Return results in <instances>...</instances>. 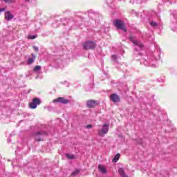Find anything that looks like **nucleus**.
<instances>
[{
	"instance_id": "nucleus-17",
	"label": "nucleus",
	"mask_w": 177,
	"mask_h": 177,
	"mask_svg": "<svg viewBox=\"0 0 177 177\" xmlns=\"http://www.w3.org/2000/svg\"><path fill=\"white\" fill-rule=\"evenodd\" d=\"M6 3H13L15 2V0H3Z\"/></svg>"
},
{
	"instance_id": "nucleus-22",
	"label": "nucleus",
	"mask_w": 177,
	"mask_h": 177,
	"mask_svg": "<svg viewBox=\"0 0 177 177\" xmlns=\"http://www.w3.org/2000/svg\"><path fill=\"white\" fill-rule=\"evenodd\" d=\"M33 49H34L35 52H38V50H39L38 47H37V46H33Z\"/></svg>"
},
{
	"instance_id": "nucleus-10",
	"label": "nucleus",
	"mask_w": 177,
	"mask_h": 177,
	"mask_svg": "<svg viewBox=\"0 0 177 177\" xmlns=\"http://www.w3.org/2000/svg\"><path fill=\"white\" fill-rule=\"evenodd\" d=\"M5 19L8 21L12 20V19H13V15H12L10 11H7L5 12Z\"/></svg>"
},
{
	"instance_id": "nucleus-4",
	"label": "nucleus",
	"mask_w": 177,
	"mask_h": 177,
	"mask_svg": "<svg viewBox=\"0 0 177 177\" xmlns=\"http://www.w3.org/2000/svg\"><path fill=\"white\" fill-rule=\"evenodd\" d=\"M41 104V100L39 98H34L32 101L29 104L30 109H37V106Z\"/></svg>"
},
{
	"instance_id": "nucleus-11",
	"label": "nucleus",
	"mask_w": 177,
	"mask_h": 177,
	"mask_svg": "<svg viewBox=\"0 0 177 177\" xmlns=\"http://www.w3.org/2000/svg\"><path fill=\"white\" fill-rule=\"evenodd\" d=\"M87 106L88 107H95V106H96V102H95L94 100H88L87 101Z\"/></svg>"
},
{
	"instance_id": "nucleus-21",
	"label": "nucleus",
	"mask_w": 177,
	"mask_h": 177,
	"mask_svg": "<svg viewBox=\"0 0 177 177\" xmlns=\"http://www.w3.org/2000/svg\"><path fill=\"white\" fill-rule=\"evenodd\" d=\"M35 38H37V36L35 35H30L28 37L29 39H35Z\"/></svg>"
},
{
	"instance_id": "nucleus-13",
	"label": "nucleus",
	"mask_w": 177,
	"mask_h": 177,
	"mask_svg": "<svg viewBox=\"0 0 177 177\" xmlns=\"http://www.w3.org/2000/svg\"><path fill=\"white\" fill-rule=\"evenodd\" d=\"M118 172L122 177H129L127 174H125V171L122 168H120Z\"/></svg>"
},
{
	"instance_id": "nucleus-24",
	"label": "nucleus",
	"mask_w": 177,
	"mask_h": 177,
	"mask_svg": "<svg viewBox=\"0 0 177 177\" xmlns=\"http://www.w3.org/2000/svg\"><path fill=\"white\" fill-rule=\"evenodd\" d=\"M5 12V8H0V12Z\"/></svg>"
},
{
	"instance_id": "nucleus-16",
	"label": "nucleus",
	"mask_w": 177,
	"mask_h": 177,
	"mask_svg": "<svg viewBox=\"0 0 177 177\" xmlns=\"http://www.w3.org/2000/svg\"><path fill=\"white\" fill-rule=\"evenodd\" d=\"M78 174H80V171L79 170H75L72 174V176H75L77 175H78Z\"/></svg>"
},
{
	"instance_id": "nucleus-23",
	"label": "nucleus",
	"mask_w": 177,
	"mask_h": 177,
	"mask_svg": "<svg viewBox=\"0 0 177 177\" xmlns=\"http://www.w3.org/2000/svg\"><path fill=\"white\" fill-rule=\"evenodd\" d=\"M86 128H87L88 129H89L90 128H92V124H87L86 126Z\"/></svg>"
},
{
	"instance_id": "nucleus-2",
	"label": "nucleus",
	"mask_w": 177,
	"mask_h": 177,
	"mask_svg": "<svg viewBox=\"0 0 177 177\" xmlns=\"http://www.w3.org/2000/svg\"><path fill=\"white\" fill-rule=\"evenodd\" d=\"M115 27L118 28L119 30H122V31H124V32H127V28H125V25L124 24V21L115 19L113 21Z\"/></svg>"
},
{
	"instance_id": "nucleus-8",
	"label": "nucleus",
	"mask_w": 177,
	"mask_h": 177,
	"mask_svg": "<svg viewBox=\"0 0 177 177\" xmlns=\"http://www.w3.org/2000/svg\"><path fill=\"white\" fill-rule=\"evenodd\" d=\"M42 135H46V132H38L35 136V140L41 142V140H42Z\"/></svg>"
},
{
	"instance_id": "nucleus-18",
	"label": "nucleus",
	"mask_w": 177,
	"mask_h": 177,
	"mask_svg": "<svg viewBox=\"0 0 177 177\" xmlns=\"http://www.w3.org/2000/svg\"><path fill=\"white\" fill-rule=\"evenodd\" d=\"M41 70V66H36L34 68V71H39Z\"/></svg>"
},
{
	"instance_id": "nucleus-6",
	"label": "nucleus",
	"mask_w": 177,
	"mask_h": 177,
	"mask_svg": "<svg viewBox=\"0 0 177 177\" xmlns=\"http://www.w3.org/2000/svg\"><path fill=\"white\" fill-rule=\"evenodd\" d=\"M53 103H62L63 104H67L68 103V100L64 97H58L57 99L53 100Z\"/></svg>"
},
{
	"instance_id": "nucleus-5",
	"label": "nucleus",
	"mask_w": 177,
	"mask_h": 177,
	"mask_svg": "<svg viewBox=\"0 0 177 177\" xmlns=\"http://www.w3.org/2000/svg\"><path fill=\"white\" fill-rule=\"evenodd\" d=\"M129 39L130 41L132 42V44H133L134 45H136V46H138V48H140V49H142V48H143V44H142V43H140V41L136 40L133 36L130 35L129 36Z\"/></svg>"
},
{
	"instance_id": "nucleus-12",
	"label": "nucleus",
	"mask_w": 177,
	"mask_h": 177,
	"mask_svg": "<svg viewBox=\"0 0 177 177\" xmlns=\"http://www.w3.org/2000/svg\"><path fill=\"white\" fill-rule=\"evenodd\" d=\"M35 58H36L35 55H34V54H32V57L28 58V62H27L28 64H32V62H35Z\"/></svg>"
},
{
	"instance_id": "nucleus-15",
	"label": "nucleus",
	"mask_w": 177,
	"mask_h": 177,
	"mask_svg": "<svg viewBox=\"0 0 177 177\" xmlns=\"http://www.w3.org/2000/svg\"><path fill=\"white\" fill-rule=\"evenodd\" d=\"M66 157L69 160H73V158H75V156H74V155H71V154H69V153H66Z\"/></svg>"
},
{
	"instance_id": "nucleus-1",
	"label": "nucleus",
	"mask_w": 177,
	"mask_h": 177,
	"mask_svg": "<svg viewBox=\"0 0 177 177\" xmlns=\"http://www.w3.org/2000/svg\"><path fill=\"white\" fill-rule=\"evenodd\" d=\"M109 127L110 124L107 123L101 125V127L97 130L98 136H101V138H104V136L109 133Z\"/></svg>"
},
{
	"instance_id": "nucleus-3",
	"label": "nucleus",
	"mask_w": 177,
	"mask_h": 177,
	"mask_svg": "<svg viewBox=\"0 0 177 177\" xmlns=\"http://www.w3.org/2000/svg\"><path fill=\"white\" fill-rule=\"evenodd\" d=\"M96 43L93 41H86L83 44V49L88 50L89 49H95Z\"/></svg>"
},
{
	"instance_id": "nucleus-7",
	"label": "nucleus",
	"mask_w": 177,
	"mask_h": 177,
	"mask_svg": "<svg viewBox=\"0 0 177 177\" xmlns=\"http://www.w3.org/2000/svg\"><path fill=\"white\" fill-rule=\"evenodd\" d=\"M110 97L111 100L113 102V103H118V102H120V97L117 94H112Z\"/></svg>"
},
{
	"instance_id": "nucleus-9",
	"label": "nucleus",
	"mask_w": 177,
	"mask_h": 177,
	"mask_svg": "<svg viewBox=\"0 0 177 177\" xmlns=\"http://www.w3.org/2000/svg\"><path fill=\"white\" fill-rule=\"evenodd\" d=\"M98 169L100 174H102L103 175H106V174H107V169H106V167L103 165H99Z\"/></svg>"
},
{
	"instance_id": "nucleus-20",
	"label": "nucleus",
	"mask_w": 177,
	"mask_h": 177,
	"mask_svg": "<svg viewBox=\"0 0 177 177\" xmlns=\"http://www.w3.org/2000/svg\"><path fill=\"white\" fill-rule=\"evenodd\" d=\"M111 57H112V60L113 62H116L117 61V55H112Z\"/></svg>"
},
{
	"instance_id": "nucleus-19",
	"label": "nucleus",
	"mask_w": 177,
	"mask_h": 177,
	"mask_svg": "<svg viewBox=\"0 0 177 177\" xmlns=\"http://www.w3.org/2000/svg\"><path fill=\"white\" fill-rule=\"evenodd\" d=\"M151 26L152 27H156V26H157V22L151 21Z\"/></svg>"
},
{
	"instance_id": "nucleus-14",
	"label": "nucleus",
	"mask_w": 177,
	"mask_h": 177,
	"mask_svg": "<svg viewBox=\"0 0 177 177\" xmlns=\"http://www.w3.org/2000/svg\"><path fill=\"white\" fill-rule=\"evenodd\" d=\"M121 156V155L120 153H117L115 157L113 159V162H117V161H118V160H120V157Z\"/></svg>"
}]
</instances>
